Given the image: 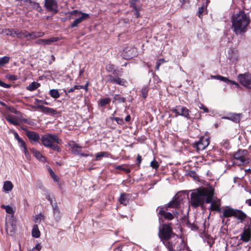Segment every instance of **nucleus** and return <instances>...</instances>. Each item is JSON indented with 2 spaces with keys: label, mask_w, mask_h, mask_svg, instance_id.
Segmentation results:
<instances>
[{
  "label": "nucleus",
  "mask_w": 251,
  "mask_h": 251,
  "mask_svg": "<svg viewBox=\"0 0 251 251\" xmlns=\"http://www.w3.org/2000/svg\"><path fill=\"white\" fill-rule=\"evenodd\" d=\"M214 196V189L212 188H200L191 194V204L192 207L197 208L202 206L204 202L210 203Z\"/></svg>",
  "instance_id": "nucleus-1"
},
{
  "label": "nucleus",
  "mask_w": 251,
  "mask_h": 251,
  "mask_svg": "<svg viewBox=\"0 0 251 251\" xmlns=\"http://www.w3.org/2000/svg\"><path fill=\"white\" fill-rule=\"evenodd\" d=\"M249 23L250 19L244 12H240L232 17V29L236 35L246 32Z\"/></svg>",
  "instance_id": "nucleus-2"
},
{
  "label": "nucleus",
  "mask_w": 251,
  "mask_h": 251,
  "mask_svg": "<svg viewBox=\"0 0 251 251\" xmlns=\"http://www.w3.org/2000/svg\"><path fill=\"white\" fill-rule=\"evenodd\" d=\"M176 236L173 232V229L170 225L163 224L160 226L158 236L169 251H175V250H174L175 245L169 240L172 238H176Z\"/></svg>",
  "instance_id": "nucleus-3"
},
{
  "label": "nucleus",
  "mask_w": 251,
  "mask_h": 251,
  "mask_svg": "<svg viewBox=\"0 0 251 251\" xmlns=\"http://www.w3.org/2000/svg\"><path fill=\"white\" fill-rule=\"evenodd\" d=\"M105 68L107 72L112 73V74L115 75V76H113L111 75H105V78L106 82L121 86H126V84L127 83L126 80L118 76L120 72V70L115 69L114 65L111 64L107 65Z\"/></svg>",
  "instance_id": "nucleus-4"
},
{
  "label": "nucleus",
  "mask_w": 251,
  "mask_h": 251,
  "mask_svg": "<svg viewBox=\"0 0 251 251\" xmlns=\"http://www.w3.org/2000/svg\"><path fill=\"white\" fill-rule=\"evenodd\" d=\"M41 141L42 144L47 148L50 147L54 143L57 144L62 143V140L59 138L57 135L55 134L47 133L42 136Z\"/></svg>",
  "instance_id": "nucleus-5"
},
{
  "label": "nucleus",
  "mask_w": 251,
  "mask_h": 251,
  "mask_svg": "<svg viewBox=\"0 0 251 251\" xmlns=\"http://www.w3.org/2000/svg\"><path fill=\"white\" fill-rule=\"evenodd\" d=\"M70 14L77 17L74 22L71 24V27L74 28L77 27L78 25L83 20L89 18V15L86 13H82L77 10H73L70 12Z\"/></svg>",
  "instance_id": "nucleus-6"
},
{
  "label": "nucleus",
  "mask_w": 251,
  "mask_h": 251,
  "mask_svg": "<svg viewBox=\"0 0 251 251\" xmlns=\"http://www.w3.org/2000/svg\"><path fill=\"white\" fill-rule=\"evenodd\" d=\"M234 158L240 162V165H245L250 163L248 151L246 150H240L233 155Z\"/></svg>",
  "instance_id": "nucleus-7"
},
{
  "label": "nucleus",
  "mask_w": 251,
  "mask_h": 251,
  "mask_svg": "<svg viewBox=\"0 0 251 251\" xmlns=\"http://www.w3.org/2000/svg\"><path fill=\"white\" fill-rule=\"evenodd\" d=\"M173 113L176 114V117L178 115L183 116L188 119L190 118V111L186 107L183 106H177L171 109Z\"/></svg>",
  "instance_id": "nucleus-8"
},
{
  "label": "nucleus",
  "mask_w": 251,
  "mask_h": 251,
  "mask_svg": "<svg viewBox=\"0 0 251 251\" xmlns=\"http://www.w3.org/2000/svg\"><path fill=\"white\" fill-rule=\"evenodd\" d=\"M240 82L244 86L251 89V75L249 73L240 74L238 76Z\"/></svg>",
  "instance_id": "nucleus-9"
},
{
  "label": "nucleus",
  "mask_w": 251,
  "mask_h": 251,
  "mask_svg": "<svg viewBox=\"0 0 251 251\" xmlns=\"http://www.w3.org/2000/svg\"><path fill=\"white\" fill-rule=\"evenodd\" d=\"M181 199L179 198L178 194L175 196L172 200L169 202L167 205H164L163 207L165 208L166 210H168L169 208H177L180 206V202Z\"/></svg>",
  "instance_id": "nucleus-10"
},
{
  "label": "nucleus",
  "mask_w": 251,
  "mask_h": 251,
  "mask_svg": "<svg viewBox=\"0 0 251 251\" xmlns=\"http://www.w3.org/2000/svg\"><path fill=\"white\" fill-rule=\"evenodd\" d=\"M158 209H159L158 214L163 216L165 219L168 220L170 221L173 220L175 216L176 217L179 214L178 212L176 211V210L173 211V213H171L170 212H166L164 210L165 208L162 207H158Z\"/></svg>",
  "instance_id": "nucleus-11"
},
{
  "label": "nucleus",
  "mask_w": 251,
  "mask_h": 251,
  "mask_svg": "<svg viewBox=\"0 0 251 251\" xmlns=\"http://www.w3.org/2000/svg\"><path fill=\"white\" fill-rule=\"evenodd\" d=\"M45 7L48 11L53 13L58 11L57 2L55 0H45Z\"/></svg>",
  "instance_id": "nucleus-12"
},
{
  "label": "nucleus",
  "mask_w": 251,
  "mask_h": 251,
  "mask_svg": "<svg viewBox=\"0 0 251 251\" xmlns=\"http://www.w3.org/2000/svg\"><path fill=\"white\" fill-rule=\"evenodd\" d=\"M251 238V223L248 225L247 228H245L244 231L241 235V239L244 242H249Z\"/></svg>",
  "instance_id": "nucleus-13"
},
{
  "label": "nucleus",
  "mask_w": 251,
  "mask_h": 251,
  "mask_svg": "<svg viewBox=\"0 0 251 251\" xmlns=\"http://www.w3.org/2000/svg\"><path fill=\"white\" fill-rule=\"evenodd\" d=\"M209 140L204 137H201L199 141L196 143V147L198 150L202 151L209 145Z\"/></svg>",
  "instance_id": "nucleus-14"
},
{
  "label": "nucleus",
  "mask_w": 251,
  "mask_h": 251,
  "mask_svg": "<svg viewBox=\"0 0 251 251\" xmlns=\"http://www.w3.org/2000/svg\"><path fill=\"white\" fill-rule=\"evenodd\" d=\"M175 239L176 240V241L175 244L173 243V244L175 245L174 248L176 246V243H177L178 245L176 247V251H181V250H184L186 247V243L184 242V240L181 238H179L177 235Z\"/></svg>",
  "instance_id": "nucleus-15"
},
{
  "label": "nucleus",
  "mask_w": 251,
  "mask_h": 251,
  "mask_svg": "<svg viewBox=\"0 0 251 251\" xmlns=\"http://www.w3.org/2000/svg\"><path fill=\"white\" fill-rule=\"evenodd\" d=\"M31 143L34 142L38 143L40 139V135L34 131H30L28 132L26 135Z\"/></svg>",
  "instance_id": "nucleus-16"
},
{
  "label": "nucleus",
  "mask_w": 251,
  "mask_h": 251,
  "mask_svg": "<svg viewBox=\"0 0 251 251\" xmlns=\"http://www.w3.org/2000/svg\"><path fill=\"white\" fill-rule=\"evenodd\" d=\"M58 38L51 37L48 39H39L35 42V43L38 45H51L53 42L58 41Z\"/></svg>",
  "instance_id": "nucleus-17"
},
{
  "label": "nucleus",
  "mask_w": 251,
  "mask_h": 251,
  "mask_svg": "<svg viewBox=\"0 0 251 251\" xmlns=\"http://www.w3.org/2000/svg\"><path fill=\"white\" fill-rule=\"evenodd\" d=\"M32 108H36L39 109L41 111V112L46 113H50V114H55L56 113V111L51 108L45 107L42 105H38L36 106H31Z\"/></svg>",
  "instance_id": "nucleus-18"
},
{
  "label": "nucleus",
  "mask_w": 251,
  "mask_h": 251,
  "mask_svg": "<svg viewBox=\"0 0 251 251\" xmlns=\"http://www.w3.org/2000/svg\"><path fill=\"white\" fill-rule=\"evenodd\" d=\"M133 51V50L129 47L126 48L122 52V55L124 59H128L130 58H132L133 56L132 52Z\"/></svg>",
  "instance_id": "nucleus-19"
},
{
  "label": "nucleus",
  "mask_w": 251,
  "mask_h": 251,
  "mask_svg": "<svg viewBox=\"0 0 251 251\" xmlns=\"http://www.w3.org/2000/svg\"><path fill=\"white\" fill-rule=\"evenodd\" d=\"M81 147L76 144L72 146V152L75 155H80L82 156H88L89 154L81 152Z\"/></svg>",
  "instance_id": "nucleus-20"
},
{
  "label": "nucleus",
  "mask_w": 251,
  "mask_h": 251,
  "mask_svg": "<svg viewBox=\"0 0 251 251\" xmlns=\"http://www.w3.org/2000/svg\"><path fill=\"white\" fill-rule=\"evenodd\" d=\"M233 216L241 221H244L247 218V215L244 212L241 210L236 209H235Z\"/></svg>",
  "instance_id": "nucleus-21"
},
{
  "label": "nucleus",
  "mask_w": 251,
  "mask_h": 251,
  "mask_svg": "<svg viewBox=\"0 0 251 251\" xmlns=\"http://www.w3.org/2000/svg\"><path fill=\"white\" fill-rule=\"evenodd\" d=\"M30 150L31 152L37 159L43 162L46 161V157L42 155L39 151L34 148H32Z\"/></svg>",
  "instance_id": "nucleus-22"
},
{
  "label": "nucleus",
  "mask_w": 251,
  "mask_h": 251,
  "mask_svg": "<svg viewBox=\"0 0 251 251\" xmlns=\"http://www.w3.org/2000/svg\"><path fill=\"white\" fill-rule=\"evenodd\" d=\"M5 119L9 123L14 126H19L20 123L18 122L17 117L13 115L9 114L6 116Z\"/></svg>",
  "instance_id": "nucleus-23"
},
{
  "label": "nucleus",
  "mask_w": 251,
  "mask_h": 251,
  "mask_svg": "<svg viewBox=\"0 0 251 251\" xmlns=\"http://www.w3.org/2000/svg\"><path fill=\"white\" fill-rule=\"evenodd\" d=\"M44 35V32L41 31H33L29 33V38H28V40H33L36 39L38 37H41L43 36Z\"/></svg>",
  "instance_id": "nucleus-24"
},
{
  "label": "nucleus",
  "mask_w": 251,
  "mask_h": 251,
  "mask_svg": "<svg viewBox=\"0 0 251 251\" xmlns=\"http://www.w3.org/2000/svg\"><path fill=\"white\" fill-rule=\"evenodd\" d=\"M212 199H213V198L212 199V201L211 202H210L211 203L210 209L212 211L220 212L221 211L220 203L217 201H213Z\"/></svg>",
  "instance_id": "nucleus-25"
},
{
  "label": "nucleus",
  "mask_w": 251,
  "mask_h": 251,
  "mask_svg": "<svg viewBox=\"0 0 251 251\" xmlns=\"http://www.w3.org/2000/svg\"><path fill=\"white\" fill-rule=\"evenodd\" d=\"M235 209H233L231 207H227V208L224 209L223 210V215L224 217H230L234 216Z\"/></svg>",
  "instance_id": "nucleus-26"
},
{
  "label": "nucleus",
  "mask_w": 251,
  "mask_h": 251,
  "mask_svg": "<svg viewBox=\"0 0 251 251\" xmlns=\"http://www.w3.org/2000/svg\"><path fill=\"white\" fill-rule=\"evenodd\" d=\"M26 3H28L31 8L33 9L36 10L39 12H40L42 10L39 4L36 2L33 1L31 0H27Z\"/></svg>",
  "instance_id": "nucleus-27"
},
{
  "label": "nucleus",
  "mask_w": 251,
  "mask_h": 251,
  "mask_svg": "<svg viewBox=\"0 0 251 251\" xmlns=\"http://www.w3.org/2000/svg\"><path fill=\"white\" fill-rule=\"evenodd\" d=\"M29 32H28L26 30H21L18 29L17 37L19 38H26L27 40H28V38H29Z\"/></svg>",
  "instance_id": "nucleus-28"
},
{
  "label": "nucleus",
  "mask_w": 251,
  "mask_h": 251,
  "mask_svg": "<svg viewBox=\"0 0 251 251\" xmlns=\"http://www.w3.org/2000/svg\"><path fill=\"white\" fill-rule=\"evenodd\" d=\"M17 29H5L4 33L6 35H9L14 37L17 36Z\"/></svg>",
  "instance_id": "nucleus-29"
},
{
  "label": "nucleus",
  "mask_w": 251,
  "mask_h": 251,
  "mask_svg": "<svg viewBox=\"0 0 251 251\" xmlns=\"http://www.w3.org/2000/svg\"><path fill=\"white\" fill-rule=\"evenodd\" d=\"M119 201L121 204L126 205L128 203V196L125 193L121 194Z\"/></svg>",
  "instance_id": "nucleus-30"
},
{
  "label": "nucleus",
  "mask_w": 251,
  "mask_h": 251,
  "mask_svg": "<svg viewBox=\"0 0 251 251\" xmlns=\"http://www.w3.org/2000/svg\"><path fill=\"white\" fill-rule=\"evenodd\" d=\"M32 235L35 238H38L40 236V232L37 225L33 226L32 230Z\"/></svg>",
  "instance_id": "nucleus-31"
},
{
  "label": "nucleus",
  "mask_w": 251,
  "mask_h": 251,
  "mask_svg": "<svg viewBox=\"0 0 251 251\" xmlns=\"http://www.w3.org/2000/svg\"><path fill=\"white\" fill-rule=\"evenodd\" d=\"M110 153L107 151H101L96 154V160H99L101 157H108Z\"/></svg>",
  "instance_id": "nucleus-32"
},
{
  "label": "nucleus",
  "mask_w": 251,
  "mask_h": 251,
  "mask_svg": "<svg viewBox=\"0 0 251 251\" xmlns=\"http://www.w3.org/2000/svg\"><path fill=\"white\" fill-rule=\"evenodd\" d=\"M15 226L5 225V229L7 234L11 236L13 235L15 233Z\"/></svg>",
  "instance_id": "nucleus-33"
},
{
  "label": "nucleus",
  "mask_w": 251,
  "mask_h": 251,
  "mask_svg": "<svg viewBox=\"0 0 251 251\" xmlns=\"http://www.w3.org/2000/svg\"><path fill=\"white\" fill-rule=\"evenodd\" d=\"M40 86V83L33 81L27 87V89L30 91H33L38 88Z\"/></svg>",
  "instance_id": "nucleus-34"
},
{
  "label": "nucleus",
  "mask_w": 251,
  "mask_h": 251,
  "mask_svg": "<svg viewBox=\"0 0 251 251\" xmlns=\"http://www.w3.org/2000/svg\"><path fill=\"white\" fill-rule=\"evenodd\" d=\"M5 225L16 226V222L12 216H9L8 217L6 218Z\"/></svg>",
  "instance_id": "nucleus-35"
},
{
  "label": "nucleus",
  "mask_w": 251,
  "mask_h": 251,
  "mask_svg": "<svg viewBox=\"0 0 251 251\" xmlns=\"http://www.w3.org/2000/svg\"><path fill=\"white\" fill-rule=\"evenodd\" d=\"M13 184L11 182L6 181L4 183L3 189L6 191H10L13 188Z\"/></svg>",
  "instance_id": "nucleus-36"
},
{
  "label": "nucleus",
  "mask_w": 251,
  "mask_h": 251,
  "mask_svg": "<svg viewBox=\"0 0 251 251\" xmlns=\"http://www.w3.org/2000/svg\"><path fill=\"white\" fill-rule=\"evenodd\" d=\"M207 4H206V1H205V4H203L201 7H199V11L198 12V15L199 18H201L202 17V15L204 11L206 9Z\"/></svg>",
  "instance_id": "nucleus-37"
},
{
  "label": "nucleus",
  "mask_w": 251,
  "mask_h": 251,
  "mask_svg": "<svg viewBox=\"0 0 251 251\" xmlns=\"http://www.w3.org/2000/svg\"><path fill=\"white\" fill-rule=\"evenodd\" d=\"M113 99L114 101H117L119 103L125 102L126 101V99L118 94L115 95Z\"/></svg>",
  "instance_id": "nucleus-38"
},
{
  "label": "nucleus",
  "mask_w": 251,
  "mask_h": 251,
  "mask_svg": "<svg viewBox=\"0 0 251 251\" xmlns=\"http://www.w3.org/2000/svg\"><path fill=\"white\" fill-rule=\"evenodd\" d=\"M49 93L51 97L54 99L58 98L60 97L59 93L56 89L50 90Z\"/></svg>",
  "instance_id": "nucleus-39"
},
{
  "label": "nucleus",
  "mask_w": 251,
  "mask_h": 251,
  "mask_svg": "<svg viewBox=\"0 0 251 251\" xmlns=\"http://www.w3.org/2000/svg\"><path fill=\"white\" fill-rule=\"evenodd\" d=\"M10 60V58L8 56H5L0 58V67L4 66L5 64H7Z\"/></svg>",
  "instance_id": "nucleus-40"
},
{
  "label": "nucleus",
  "mask_w": 251,
  "mask_h": 251,
  "mask_svg": "<svg viewBox=\"0 0 251 251\" xmlns=\"http://www.w3.org/2000/svg\"><path fill=\"white\" fill-rule=\"evenodd\" d=\"M211 77L214 79H217L225 82H227V81H229L227 77L220 75H211Z\"/></svg>",
  "instance_id": "nucleus-41"
},
{
  "label": "nucleus",
  "mask_w": 251,
  "mask_h": 251,
  "mask_svg": "<svg viewBox=\"0 0 251 251\" xmlns=\"http://www.w3.org/2000/svg\"><path fill=\"white\" fill-rule=\"evenodd\" d=\"M19 122L21 123L23 122V123L27 124L30 126H34V123L33 121L29 120L26 119H25L22 117L19 118Z\"/></svg>",
  "instance_id": "nucleus-42"
},
{
  "label": "nucleus",
  "mask_w": 251,
  "mask_h": 251,
  "mask_svg": "<svg viewBox=\"0 0 251 251\" xmlns=\"http://www.w3.org/2000/svg\"><path fill=\"white\" fill-rule=\"evenodd\" d=\"M149 91V88L147 86H144L141 90L142 97L144 99H146L147 97L148 93Z\"/></svg>",
  "instance_id": "nucleus-43"
},
{
  "label": "nucleus",
  "mask_w": 251,
  "mask_h": 251,
  "mask_svg": "<svg viewBox=\"0 0 251 251\" xmlns=\"http://www.w3.org/2000/svg\"><path fill=\"white\" fill-rule=\"evenodd\" d=\"M1 207L3 209H4L6 212L9 214H12L14 213L13 209L11 206L9 205H2Z\"/></svg>",
  "instance_id": "nucleus-44"
},
{
  "label": "nucleus",
  "mask_w": 251,
  "mask_h": 251,
  "mask_svg": "<svg viewBox=\"0 0 251 251\" xmlns=\"http://www.w3.org/2000/svg\"><path fill=\"white\" fill-rule=\"evenodd\" d=\"M44 219L45 217L44 215L40 213L39 214L35 216L34 218V222L36 223H40L42 220H44Z\"/></svg>",
  "instance_id": "nucleus-45"
},
{
  "label": "nucleus",
  "mask_w": 251,
  "mask_h": 251,
  "mask_svg": "<svg viewBox=\"0 0 251 251\" xmlns=\"http://www.w3.org/2000/svg\"><path fill=\"white\" fill-rule=\"evenodd\" d=\"M110 101V98H104L100 100V104L101 106H104L108 104Z\"/></svg>",
  "instance_id": "nucleus-46"
},
{
  "label": "nucleus",
  "mask_w": 251,
  "mask_h": 251,
  "mask_svg": "<svg viewBox=\"0 0 251 251\" xmlns=\"http://www.w3.org/2000/svg\"><path fill=\"white\" fill-rule=\"evenodd\" d=\"M240 114H233L232 116H231L230 117L228 118V119H229L231 120L232 121H234V122L237 123L239 122L240 121Z\"/></svg>",
  "instance_id": "nucleus-47"
},
{
  "label": "nucleus",
  "mask_w": 251,
  "mask_h": 251,
  "mask_svg": "<svg viewBox=\"0 0 251 251\" xmlns=\"http://www.w3.org/2000/svg\"><path fill=\"white\" fill-rule=\"evenodd\" d=\"M129 2L130 7L133 8H136V7L138 6V3L139 2V0H129Z\"/></svg>",
  "instance_id": "nucleus-48"
},
{
  "label": "nucleus",
  "mask_w": 251,
  "mask_h": 251,
  "mask_svg": "<svg viewBox=\"0 0 251 251\" xmlns=\"http://www.w3.org/2000/svg\"><path fill=\"white\" fill-rule=\"evenodd\" d=\"M49 171L50 172V175L51 176V177L53 178V179L55 181H58V177L57 176L55 175V173L53 172V171L50 168L49 169Z\"/></svg>",
  "instance_id": "nucleus-49"
},
{
  "label": "nucleus",
  "mask_w": 251,
  "mask_h": 251,
  "mask_svg": "<svg viewBox=\"0 0 251 251\" xmlns=\"http://www.w3.org/2000/svg\"><path fill=\"white\" fill-rule=\"evenodd\" d=\"M111 119L112 120L115 121L118 124L123 125L124 124V122L123 119L118 117H112Z\"/></svg>",
  "instance_id": "nucleus-50"
},
{
  "label": "nucleus",
  "mask_w": 251,
  "mask_h": 251,
  "mask_svg": "<svg viewBox=\"0 0 251 251\" xmlns=\"http://www.w3.org/2000/svg\"><path fill=\"white\" fill-rule=\"evenodd\" d=\"M52 207L53 209V212L55 216H58L59 214V209L56 205V203H54V205H52Z\"/></svg>",
  "instance_id": "nucleus-51"
},
{
  "label": "nucleus",
  "mask_w": 251,
  "mask_h": 251,
  "mask_svg": "<svg viewBox=\"0 0 251 251\" xmlns=\"http://www.w3.org/2000/svg\"><path fill=\"white\" fill-rule=\"evenodd\" d=\"M56 143L52 144L50 147H49V148H51L54 151H56L58 152H59L61 151L60 148L56 144Z\"/></svg>",
  "instance_id": "nucleus-52"
},
{
  "label": "nucleus",
  "mask_w": 251,
  "mask_h": 251,
  "mask_svg": "<svg viewBox=\"0 0 251 251\" xmlns=\"http://www.w3.org/2000/svg\"><path fill=\"white\" fill-rule=\"evenodd\" d=\"M151 166L153 169H157L159 167V165L157 161H156L155 160H153L151 162Z\"/></svg>",
  "instance_id": "nucleus-53"
},
{
  "label": "nucleus",
  "mask_w": 251,
  "mask_h": 251,
  "mask_svg": "<svg viewBox=\"0 0 251 251\" xmlns=\"http://www.w3.org/2000/svg\"><path fill=\"white\" fill-rule=\"evenodd\" d=\"M6 78L12 81H14L18 79L17 76L12 75H6Z\"/></svg>",
  "instance_id": "nucleus-54"
},
{
  "label": "nucleus",
  "mask_w": 251,
  "mask_h": 251,
  "mask_svg": "<svg viewBox=\"0 0 251 251\" xmlns=\"http://www.w3.org/2000/svg\"><path fill=\"white\" fill-rule=\"evenodd\" d=\"M18 143L20 148H23V149L27 148L25 142L23 139H21L20 141H19Z\"/></svg>",
  "instance_id": "nucleus-55"
},
{
  "label": "nucleus",
  "mask_w": 251,
  "mask_h": 251,
  "mask_svg": "<svg viewBox=\"0 0 251 251\" xmlns=\"http://www.w3.org/2000/svg\"><path fill=\"white\" fill-rule=\"evenodd\" d=\"M39 103H43V104H46V105H48V102L46 101L45 100H38L37 99H35V102H34V103L35 104H36L37 106L38 105H39L38 104Z\"/></svg>",
  "instance_id": "nucleus-56"
},
{
  "label": "nucleus",
  "mask_w": 251,
  "mask_h": 251,
  "mask_svg": "<svg viewBox=\"0 0 251 251\" xmlns=\"http://www.w3.org/2000/svg\"><path fill=\"white\" fill-rule=\"evenodd\" d=\"M23 151L25 153V157L26 158V159H29V158L30 157V153L28 151L27 148H26L23 149Z\"/></svg>",
  "instance_id": "nucleus-57"
},
{
  "label": "nucleus",
  "mask_w": 251,
  "mask_h": 251,
  "mask_svg": "<svg viewBox=\"0 0 251 251\" xmlns=\"http://www.w3.org/2000/svg\"><path fill=\"white\" fill-rule=\"evenodd\" d=\"M134 10V15L135 16L136 18H139L140 17V8L137 6L136 8H133Z\"/></svg>",
  "instance_id": "nucleus-58"
},
{
  "label": "nucleus",
  "mask_w": 251,
  "mask_h": 251,
  "mask_svg": "<svg viewBox=\"0 0 251 251\" xmlns=\"http://www.w3.org/2000/svg\"><path fill=\"white\" fill-rule=\"evenodd\" d=\"M14 135V137L17 140L18 142L20 141L21 139H22L18 135V133L17 132H16L14 130H13L12 131Z\"/></svg>",
  "instance_id": "nucleus-59"
},
{
  "label": "nucleus",
  "mask_w": 251,
  "mask_h": 251,
  "mask_svg": "<svg viewBox=\"0 0 251 251\" xmlns=\"http://www.w3.org/2000/svg\"><path fill=\"white\" fill-rule=\"evenodd\" d=\"M0 86H1L4 88H8L10 87L11 85L8 84H6L3 81L0 80Z\"/></svg>",
  "instance_id": "nucleus-60"
},
{
  "label": "nucleus",
  "mask_w": 251,
  "mask_h": 251,
  "mask_svg": "<svg viewBox=\"0 0 251 251\" xmlns=\"http://www.w3.org/2000/svg\"><path fill=\"white\" fill-rule=\"evenodd\" d=\"M36 249L37 251H40L42 249V246L40 243H38L33 248V249Z\"/></svg>",
  "instance_id": "nucleus-61"
},
{
  "label": "nucleus",
  "mask_w": 251,
  "mask_h": 251,
  "mask_svg": "<svg viewBox=\"0 0 251 251\" xmlns=\"http://www.w3.org/2000/svg\"><path fill=\"white\" fill-rule=\"evenodd\" d=\"M142 161V157L140 155L138 154L137 157V162L139 165L141 163Z\"/></svg>",
  "instance_id": "nucleus-62"
},
{
  "label": "nucleus",
  "mask_w": 251,
  "mask_h": 251,
  "mask_svg": "<svg viewBox=\"0 0 251 251\" xmlns=\"http://www.w3.org/2000/svg\"><path fill=\"white\" fill-rule=\"evenodd\" d=\"M21 129L25 131L26 135H27L28 132H30V131L28 130L26 127H25L24 126H21Z\"/></svg>",
  "instance_id": "nucleus-63"
},
{
  "label": "nucleus",
  "mask_w": 251,
  "mask_h": 251,
  "mask_svg": "<svg viewBox=\"0 0 251 251\" xmlns=\"http://www.w3.org/2000/svg\"><path fill=\"white\" fill-rule=\"evenodd\" d=\"M131 117L129 115H127L125 118V121L126 122H129L130 121Z\"/></svg>",
  "instance_id": "nucleus-64"
}]
</instances>
